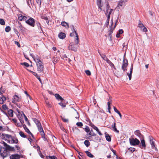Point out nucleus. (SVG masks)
<instances>
[{
  "instance_id": "1",
  "label": "nucleus",
  "mask_w": 159,
  "mask_h": 159,
  "mask_svg": "<svg viewBox=\"0 0 159 159\" xmlns=\"http://www.w3.org/2000/svg\"><path fill=\"white\" fill-rule=\"evenodd\" d=\"M72 30L73 31L72 33H71L70 34V36L71 37H72L74 35V33H75V34L76 35V38L75 39V42L77 44H78L79 43V39L78 36L76 32V31L73 25H72L71 27Z\"/></svg>"
},
{
  "instance_id": "2",
  "label": "nucleus",
  "mask_w": 159,
  "mask_h": 159,
  "mask_svg": "<svg viewBox=\"0 0 159 159\" xmlns=\"http://www.w3.org/2000/svg\"><path fill=\"white\" fill-rule=\"evenodd\" d=\"M110 7L108 3L106 4V11H105V14L107 17H110V15L111 13L113 10L112 9L110 8Z\"/></svg>"
},
{
  "instance_id": "3",
  "label": "nucleus",
  "mask_w": 159,
  "mask_h": 159,
  "mask_svg": "<svg viewBox=\"0 0 159 159\" xmlns=\"http://www.w3.org/2000/svg\"><path fill=\"white\" fill-rule=\"evenodd\" d=\"M7 152L4 147H0V155L4 159L8 155Z\"/></svg>"
},
{
  "instance_id": "4",
  "label": "nucleus",
  "mask_w": 159,
  "mask_h": 159,
  "mask_svg": "<svg viewBox=\"0 0 159 159\" xmlns=\"http://www.w3.org/2000/svg\"><path fill=\"white\" fill-rule=\"evenodd\" d=\"M129 141L130 144L133 146H137L140 143V141L136 138H130Z\"/></svg>"
},
{
  "instance_id": "5",
  "label": "nucleus",
  "mask_w": 159,
  "mask_h": 159,
  "mask_svg": "<svg viewBox=\"0 0 159 159\" xmlns=\"http://www.w3.org/2000/svg\"><path fill=\"white\" fill-rule=\"evenodd\" d=\"M128 0H120L118 2L117 7L119 8L124 7L126 5V3Z\"/></svg>"
},
{
  "instance_id": "6",
  "label": "nucleus",
  "mask_w": 159,
  "mask_h": 159,
  "mask_svg": "<svg viewBox=\"0 0 159 159\" xmlns=\"http://www.w3.org/2000/svg\"><path fill=\"white\" fill-rule=\"evenodd\" d=\"M13 99L12 102L14 104H16L21 101V97L20 96H19L18 95L15 94L13 96Z\"/></svg>"
},
{
  "instance_id": "7",
  "label": "nucleus",
  "mask_w": 159,
  "mask_h": 159,
  "mask_svg": "<svg viewBox=\"0 0 159 159\" xmlns=\"http://www.w3.org/2000/svg\"><path fill=\"white\" fill-rule=\"evenodd\" d=\"M35 20L32 17H30L26 23L30 26L34 27L35 25Z\"/></svg>"
},
{
  "instance_id": "8",
  "label": "nucleus",
  "mask_w": 159,
  "mask_h": 159,
  "mask_svg": "<svg viewBox=\"0 0 159 159\" xmlns=\"http://www.w3.org/2000/svg\"><path fill=\"white\" fill-rule=\"evenodd\" d=\"M31 56L34 59V60L36 62L37 66L43 65L42 62L40 60L39 57L37 55L35 57L33 56L32 55Z\"/></svg>"
},
{
  "instance_id": "9",
  "label": "nucleus",
  "mask_w": 159,
  "mask_h": 159,
  "mask_svg": "<svg viewBox=\"0 0 159 159\" xmlns=\"http://www.w3.org/2000/svg\"><path fill=\"white\" fill-rule=\"evenodd\" d=\"M128 65V61L127 59H124L122 66V69L124 71L127 70L126 67Z\"/></svg>"
},
{
  "instance_id": "10",
  "label": "nucleus",
  "mask_w": 159,
  "mask_h": 159,
  "mask_svg": "<svg viewBox=\"0 0 159 159\" xmlns=\"http://www.w3.org/2000/svg\"><path fill=\"white\" fill-rule=\"evenodd\" d=\"M138 26L141 29L142 31L144 32H146L148 31L147 28L144 26L143 24L140 21H139Z\"/></svg>"
},
{
  "instance_id": "11",
  "label": "nucleus",
  "mask_w": 159,
  "mask_h": 159,
  "mask_svg": "<svg viewBox=\"0 0 159 159\" xmlns=\"http://www.w3.org/2000/svg\"><path fill=\"white\" fill-rule=\"evenodd\" d=\"M76 44H71L70 46H69L68 47L69 50L73 51L75 52H76L77 50V45L76 43Z\"/></svg>"
},
{
  "instance_id": "12",
  "label": "nucleus",
  "mask_w": 159,
  "mask_h": 159,
  "mask_svg": "<svg viewBox=\"0 0 159 159\" xmlns=\"http://www.w3.org/2000/svg\"><path fill=\"white\" fill-rule=\"evenodd\" d=\"M135 135L138 136L140 139H143L144 138V136L140 133L139 130H137L134 132Z\"/></svg>"
},
{
  "instance_id": "13",
  "label": "nucleus",
  "mask_w": 159,
  "mask_h": 159,
  "mask_svg": "<svg viewBox=\"0 0 159 159\" xmlns=\"http://www.w3.org/2000/svg\"><path fill=\"white\" fill-rule=\"evenodd\" d=\"M4 148L7 152L8 151H14L15 150L14 147H11L8 144Z\"/></svg>"
},
{
  "instance_id": "14",
  "label": "nucleus",
  "mask_w": 159,
  "mask_h": 159,
  "mask_svg": "<svg viewBox=\"0 0 159 159\" xmlns=\"http://www.w3.org/2000/svg\"><path fill=\"white\" fill-rule=\"evenodd\" d=\"M109 128L113 130L114 131L116 132L117 133H119V131L117 130L116 128V123L115 122L112 124L111 127Z\"/></svg>"
},
{
  "instance_id": "15",
  "label": "nucleus",
  "mask_w": 159,
  "mask_h": 159,
  "mask_svg": "<svg viewBox=\"0 0 159 159\" xmlns=\"http://www.w3.org/2000/svg\"><path fill=\"white\" fill-rule=\"evenodd\" d=\"M20 156L17 154H12L10 156V159H19Z\"/></svg>"
},
{
  "instance_id": "16",
  "label": "nucleus",
  "mask_w": 159,
  "mask_h": 159,
  "mask_svg": "<svg viewBox=\"0 0 159 159\" xmlns=\"http://www.w3.org/2000/svg\"><path fill=\"white\" fill-rule=\"evenodd\" d=\"M44 66L43 65L37 66V71L39 72H43V71Z\"/></svg>"
},
{
  "instance_id": "17",
  "label": "nucleus",
  "mask_w": 159,
  "mask_h": 159,
  "mask_svg": "<svg viewBox=\"0 0 159 159\" xmlns=\"http://www.w3.org/2000/svg\"><path fill=\"white\" fill-rule=\"evenodd\" d=\"M141 139V146H140V147L141 148H145L146 145L145 143V141L144 139V138L143 139Z\"/></svg>"
},
{
  "instance_id": "18",
  "label": "nucleus",
  "mask_w": 159,
  "mask_h": 159,
  "mask_svg": "<svg viewBox=\"0 0 159 159\" xmlns=\"http://www.w3.org/2000/svg\"><path fill=\"white\" fill-rule=\"evenodd\" d=\"M2 109L1 110V111H2L3 113H4L5 114L7 115V114L6 112H5L4 111L5 110H8L9 108H8L7 107L6 104H4L2 105Z\"/></svg>"
},
{
  "instance_id": "19",
  "label": "nucleus",
  "mask_w": 159,
  "mask_h": 159,
  "mask_svg": "<svg viewBox=\"0 0 159 159\" xmlns=\"http://www.w3.org/2000/svg\"><path fill=\"white\" fill-rule=\"evenodd\" d=\"M133 69V65H131V67H130V73H127V75L129 76V80H130L131 79L132 74V73Z\"/></svg>"
},
{
  "instance_id": "20",
  "label": "nucleus",
  "mask_w": 159,
  "mask_h": 159,
  "mask_svg": "<svg viewBox=\"0 0 159 159\" xmlns=\"http://www.w3.org/2000/svg\"><path fill=\"white\" fill-rule=\"evenodd\" d=\"M58 36L59 39H64L66 37V34L64 33L61 32L59 34Z\"/></svg>"
},
{
  "instance_id": "21",
  "label": "nucleus",
  "mask_w": 159,
  "mask_h": 159,
  "mask_svg": "<svg viewBox=\"0 0 159 159\" xmlns=\"http://www.w3.org/2000/svg\"><path fill=\"white\" fill-rule=\"evenodd\" d=\"M6 98L3 95H2L1 97H0V104H3L6 100Z\"/></svg>"
},
{
  "instance_id": "22",
  "label": "nucleus",
  "mask_w": 159,
  "mask_h": 159,
  "mask_svg": "<svg viewBox=\"0 0 159 159\" xmlns=\"http://www.w3.org/2000/svg\"><path fill=\"white\" fill-rule=\"evenodd\" d=\"M150 143L151 145L152 149H154L156 151H157V149L155 146L154 141H150Z\"/></svg>"
},
{
  "instance_id": "23",
  "label": "nucleus",
  "mask_w": 159,
  "mask_h": 159,
  "mask_svg": "<svg viewBox=\"0 0 159 159\" xmlns=\"http://www.w3.org/2000/svg\"><path fill=\"white\" fill-rule=\"evenodd\" d=\"M106 62L109 64L110 66L114 68L115 70H116V68L114 66V64L109 60H107Z\"/></svg>"
},
{
  "instance_id": "24",
  "label": "nucleus",
  "mask_w": 159,
  "mask_h": 159,
  "mask_svg": "<svg viewBox=\"0 0 159 159\" xmlns=\"http://www.w3.org/2000/svg\"><path fill=\"white\" fill-rule=\"evenodd\" d=\"M105 134L107 140L108 142H110L111 141V139L109 134H107L106 132L105 133Z\"/></svg>"
},
{
  "instance_id": "25",
  "label": "nucleus",
  "mask_w": 159,
  "mask_h": 159,
  "mask_svg": "<svg viewBox=\"0 0 159 159\" xmlns=\"http://www.w3.org/2000/svg\"><path fill=\"white\" fill-rule=\"evenodd\" d=\"M56 98L58 100H61V101H63L64 99L58 94L56 93L55 95Z\"/></svg>"
},
{
  "instance_id": "26",
  "label": "nucleus",
  "mask_w": 159,
  "mask_h": 159,
  "mask_svg": "<svg viewBox=\"0 0 159 159\" xmlns=\"http://www.w3.org/2000/svg\"><path fill=\"white\" fill-rule=\"evenodd\" d=\"M8 114L11 117H12L13 116V111L12 110L9 109L8 110Z\"/></svg>"
},
{
  "instance_id": "27",
  "label": "nucleus",
  "mask_w": 159,
  "mask_h": 159,
  "mask_svg": "<svg viewBox=\"0 0 159 159\" xmlns=\"http://www.w3.org/2000/svg\"><path fill=\"white\" fill-rule=\"evenodd\" d=\"M30 72L32 73V74L34 75L40 81V82H41V80L40 79V78L39 77V76H38V75L37 74L34 72H33V71H30Z\"/></svg>"
},
{
  "instance_id": "28",
  "label": "nucleus",
  "mask_w": 159,
  "mask_h": 159,
  "mask_svg": "<svg viewBox=\"0 0 159 159\" xmlns=\"http://www.w3.org/2000/svg\"><path fill=\"white\" fill-rule=\"evenodd\" d=\"M101 1L102 0H97V3L98 6V8L101 10H102L101 7H102V5H101Z\"/></svg>"
},
{
  "instance_id": "29",
  "label": "nucleus",
  "mask_w": 159,
  "mask_h": 159,
  "mask_svg": "<svg viewBox=\"0 0 159 159\" xmlns=\"http://www.w3.org/2000/svg\"><path fill=\"white\" fill-rule=\"evenodd\" d=\"M33 120L36 124L37 126H39V125L41 124V123H40L39 121L36 118H33Z\"/></svg>"
},
{
  "instance_id": "30",
  "label": "nucleus",
  "mask_w": 159,
  "mask_h": 159,
  "mask_svg": "<svg viewBox=\"0 0 159 159\" xmlns=\"http://www.w3.org/2000/svg\"><path fill=\"white\" fill-rule=\"evenodd\" d=\"M85 152L88 157L91 158H93L94 157V156L91 152L88 151H85Z\"/></svg>"
},
{
  "instance_id": "31",
  "label": "nucleus",
  "mask_w": 159,
  "mask_h": 159,
  "mask_svg": "<svg viewBox=\"0 0 159 159\" xmlns=\"http://www.w3.org/2000/svg\"><path fill=\"white\" fill-rule=\"evenodd\" d=\"M61 25L63 26L66 27V28H69V25L65 21H62L61 22Z\"/></svg>"
},
{
  "instance_id": "32",
  "label": "nucleus",
  "mask_w": 159,
  "mask_h": 159,
  "mask_svg": "<svg viewBox=\"0 0 159 159\" xmlns=\"http://www.w3.org/2000/svg\"><path fill=\"white\" fill-rule=\"evenodd\" d=\"M118 18L117 19V20L116 21V22L115 25L114 27L112 28L111 27V26L110 30L109 31V32H110L111 33H112L113 30H114L115 28V27L116 26V23L118 22Z\"/></svg>"
},
{
  "instance_id": "33",
  "label": "nucleus",
  "mask_w": 159,
  "mask_h": 159,
  "mask_svg": "<svg viewBox=\"0 0 159 159\" xmlns=\"http://www.w3.org/2000/svg\"><path fill=\"white\" fill-rule=\"evenodd\" d=\"M4 139H11L12 138L11 135L8 134H4Z\"/></svg>"
},
{
  "instance_id": "34",
  "label": "nucleus",
  "mask_w": 159,
  "mask_h": 159,
  "mask_svg": "<svg viewBox=\"0 0 159 159\" xmlns=\"http://www.w3.org/2000/svg\"><path fill=\"white\" fill-rule=\"evenodd\" d=\"M89 125L92 127L96 131L98 129L97 127L95 126L92 122H89Z\"/></svg>"
},
{
  "instance_id": "35",
  "label": "nucleus",
  "mask_w": 159,
  "mask_h": 159,
  "mask_svg": "<svg viewBox=\"0 0 159 159\" xmlns=\"http://www.w3.org/2000/svg\"><path fill=\"white\" fill-rule=\"evenodd\" d=\"M23 126L24 129L25 130L26 132H27L28 134L30 133V131L29 129L26 127V126L25 125H23Z\"/></svg>"
},
{
  "instance_id": "36",
  "label": "nucleus",
  "mask_w": 159,
  "mask_h": 159,
  "mask_svg": "<svg viewBox=\"0 0 159 159\" xmlns=\"http://www.w3.org/2000/svg\"><path fill=\"white\" fill-rule=\"evenodd\" d=\"M62 58L66 61H68V62H70L71 61L70 59L69 58H68L65 54L62 56Z\"/></svg>"
},
{
  "instance_id": "37",
  "label": "nucleus",
  "mask_w": 159,
  "mask_h": 159,
  "mask_svg": "<svg viewBox=\"0 0 159 159\" xmlns=\"http://www.w3.org/2000/svg\"><path fill=\"white\" fill-rule=\"evenodd\" d=\"M38 129H39V131L40 133H42L44 132L43 128L42 127L41 124L39 125V126H37Z\"/></svg>"
},
{
  "instance_id": "38",
  "label": "nucleus",
  "mask_w": 159,
  "mask_h": 159,
  "mask_svg": "<svg viewBox=\"0 0 159 159\" xmlns=\"http://www.w3.org/2000/svg\"><path fill=\"white\" fill-rule=\"evenodd\" d=\"M100 55L103 60L106 61H107V60H109L105 55L104 54L101 55V54H100Z\"/></svg>"
},
{
  "instance_id": "39",
  "label": "nucleus",
  "mask_w": 159,
  "mask_h": 159,
  "mask_svg": "<svg viewBox=\"0 0 159 159\" xmlns=\"http://www.w3.org/2000/svg\"><path fill=\"white\" fill-rule=\"evenodd\" d=\"M19 134L20 136L22 138H26V136L25 134L22 131H20L19 132Z\"/></svg>"
},
{
  "instance_id": "40",
  "label": "nucleus",
  "mask_w": 159,
  "mask_h": 159,
  "mask_svg": "<svg viewBox=\"0 0 159 159\" xmlns=\"http://www.w3.org/2000/svg\"><path fill=\"white\" fill-rule=\"evenodd\" d=\"M52 61L53 63L55 64L56 63H57L59 61L57 57H54L52 59Z\"/></svg>"
},
{
  "instance_id": "41",
  "label": "nucleus",
  "mask_w": 159,
  "mask_h": 159,
  "mask_svg": "<svg viewBox=\"0 0 159 159\" xmlns=\"http://www.w3.org/2000/svg\"><path fill=\"white\" fill-rule=\"evenodd\" d=\"M84 144L87 147H88L90 145V143L89 140H86L84 142Z\"/></svg>"
},
{
  "instance_id": "42",
  "label": "nucleus",
  "mask_w": 159,
  "mask_h": 159,
  "mask_svg": "<svg viewBox=\"0 0 159 159\" xmlns=\"http://www.w3.org/2000/svg\"><path fill=\"white\" fill-rule=\"evenodd\" d=\"M24 18V16L21 14H19L18 16V18L20 20L22 21L23 20Z\"/></svg>"
},
{
  "instance_id": "43",
  "label": "nucleus",
  "mask_w": 159,
  "mask_h": 159,
  "mask_svg": "<svg viewBox=\"0 0 159 159\" xmlns=\"http://www.w3.org/2000/svg\"><path fill=\"white\" fill-rule=\"evenodd\" d=\"M47 158H49L50 159H57V157L55 156H48L47 157Z\"/></svg>"
},
{
  "instance_id": "44",
  "label": "nucleus",
  "mask_w": 159,
  "mask_h": 159,
  "mask_svg": "<svg viewBox=\"0 0 159 159\" xmlns=\"http://www.w3.org/2000/svg\"><path fill=\"white\" fill-rule=\"evenodd\" d=\"M45 102L47 106L48 107L51 108L52 107V105L48 101H46Z\"/></svg>"
},
{
  "instance_id": "45",
  "label": "nucleus",
  "mask_w": 159,
  "mask_h": 159,
  "mask_svg": "<svg viewBox=\"0 0 159 159\" xmlns=\"http://www.w3.org/2000/svg\"><path fill=\"white\" fill-rule=\"evenodd\" d=\"M11 30V27L9 26H7L5 28V30L6 32H9Z\"/></svg>"
},
{
  "instance_id": "46",
  "label": "nucleus",
  "mask_w": 159,
  "mask_h": 159,
  "mask_svg": "<svg viewBox=\"0 0 159 159\" xmlns=\"http://www.w3.org/2000/svg\"><path fill=\"white\" fill-rule=\"evenodd\" d=\"M84 130L85 132L88 133L90 131V129H89V127L87 126L84 128Z\"/></svg>"
},
{
  "instance_id": "47",
  "label": "nucleus",
  "mask_w": 159,
  "mask_h": 159,
  "mask_svg": "<svg viewBox=\"0 0 159 159\" xmlns=\"http://www.w3.org/2000/svg\"><path fill=\"white\" fill-rule=\"evenodd\" d=\"M0 24L2 25H4L5 24V22L2 19H0Z\"/></svg>"
},
{
  "instance_id": "48",
  "label": "nucleus",
  "mask_w": 159,
  "mask_h": 159,
  "mask_svg": "<svg viewBox=\"0 0 159 159\" xmlns=\"http://www.w3.org/2000/svg\"><path fill=\"white\" fill-rule=\"evenodd\" d=\"M12 143H17L18 142V139H14L13 138H12Z\"/></svg>"
},
{
  "instance_id": "49",
  "label": "nucleus",
  "mask_w": 159,
  "mask_h": 159,
  "mask_svg": "<svg viewBox=\"0 0 159 159\" xmlns=\"http://www.w3.org/2000/svg\"><path fill=\"white\" fill-rule=\"evenodd\" d=\"M20 64L22 65L25 66L26 67H28L29 66V64L28 63L26 62L21 63Z\"/></svg>"
},
{
  "instance_id": "50",
  "label": "nucleus",
  "mask_w": 159,
  "mask_h": 159,
  "mask_svg": "<svg viewBox=\"0 0 159 159\" xmlns=\"http://www.w3.org/2000/svg\"><path fill=\"white\" fill-rule=\"evenodd\" d=\"M76 125L80 127H81L83 125V123L81 122H78L77 123Z\"/></svg>"
},
{
  "instance_id": "51",
  "label": "nucleus",
  "mask_w": 159,
  "mask_h": 159,
  "mask_svg": "<svg viewBox=\"0 0 159 159\" xmlns=\"http://www.w3.org/2000/svg\"><path fill=\"white\" fill-rule=\"evenodd\" d=\"M12 139H5V140L8 143H12Z\"/></svg>"
},
{
  "instance_id": "52",
  "label": "nucleus",
  "mask_w": 159,
  "mask_h": 159,
  "mask_svg": "<svg viewBox=\"0 0 159 159\" xmlns=\"http://www.w3.org/2000/svg\"><path fill=\"white\" fill-rule=\"evenodd\" d=\"M85 72L86 73V75H88L89 76L91 75V72L89 70H85Z\"/></svg>"
},
{
  "instance_id": "53",
  "label": "nucleus",
  "mask_w": 159,
  "mask_h": 159,
  "mask_svg": "<svg viewBox=\"0 0 159 159\" xmlns=\"http://www.w3.org/2000/svg\"><path fill=\"white\" fill-rule=\"evenodd\" d=\"M129 151L132 152H133L134 151H135V148H129V149H128Z\"/></svg>"
},
{
  "instance_id": "54",
  "label": "nucleus",
  "mask_w": 159,
  "mask_h": 159,
  "mask_svg": "<svg viewBox=\"0 0 159 159\" xmlns=\"http://www.w3.org/2000/svg\"><path fill=\"white\" fill-rule=\"evenodd\" d=\"M61 118L62 120H63V121L65 122H68V120L67 119H66L62 116H61Z\"/></svg>"
},
{
  "instance_id": "55",
  "label": "nucleus",
  "mask_w": 159,
  "mask_h": 159,
  "mask_svg": "<svg viewBox=\"0 0 159 159\" xmlns=\"http://www.w3.org/2000/svg\"><path fill=\"white\" fill-rule=\"evenodd\" d=\"M58 104L62 107H66V105L65 104H63V103L61 102L58 103Z\"/></svg>"
},
{
  "instance_id": "56",
  "label": "nucleus",
  "mask_w": 159,
  "mask_h": 159,
  "mask_svg": "<svg viewBox=\"0 0 159 159\" xmlns=\"http://www.w3.org/2000/svg\"><path fill=\"white\" fill-rule=\"evenodd\" d=\"M110 18L109 17H107V20L106 21V24L107 25H108L109 23V20H110Z\"/></svg>"
},
{
  "instance_id": "57",
  "label": "nucleus",
  "mask_w": 159,
  "mask_h": 159,
  "mask_svg": "<svg viewBox=\"0 0 159 159\" xmlns=\"http://www.w3.org/2000/svg\"><path fill=\"white\" fill-rule=\"evenodd\" d=\"M25 93L26 94V96H27V97H28L31 100V97H30V96L28 94V93L26 91H25Z\"/></svg>"
},
{
  "instance_id": "58",
  "label": "nucleus",
  "mask_w": 159,
  "mask_h": 159,
  "mask_svg": "<svg viewBox=\"0 0 159 159\" xmlns=\"http://www.w3.org/2000/svg\"><path fill=\"white\" fill-rule=\"evenodd\" d=\"M37 3L39 5H41V0H36Z\"/></svg>"
},
{
  "instance_id": "59",
  "label": "nucleus",
  "mask_w": 159,
  "mask_h": 159,
  "mask_svg": "<svg viewBox=\"0 0 159 159\" xmlns=\"http://www.w3.org/2000/svg\"><path fill=\"white\" fill-rule=\"evenodd\" d=\"M110 149L112 152L113 153L114 155H116V151L115 150H114L112 148H110Z\"/></svg>"
},
{
  "instance_id": "60",
  "label": "nucleus",
  "mask_w": 159,
  "mask_h": 159,
  "mask_svg": "<svg viewBox=\"0 0 159 159\" xmlns=\"http://www.w3.org/2000/svg\"><path fill=\"white\" fill-rule=\"evenodd\" d=\"M123 31L122 29L119 30L118 31L119 34L120 35L123 33Z\"/></svg>"
},
{
  "instance_id": "61",
  "label": "nucleus",
  "mask_w": 159,
  "mask_h": 159,
  "mask_svg": "<svg viewBox=\"0 0 159 159\" xmlns=\"http://www.w3.org/2000/svg\"><path fill=\"white\" fill-rule=\"evenodd\" d=\"M15 43L19 47H20V45L19 43L18 42L16 41H15Z\"/></svg>"
},
{
  "instance_id": "62",
  "label": "nucleus",
  "mask_w": 159,
  "mask_h": 159,
  "mask_svg": "<svg viewBox=\"0 0 159 159\" xmlns=\"http://www.w3.org/2000/svg\"><path fill=\"white\" fill-rule=\"evenodd\" d=\"M20 121L21 123L22 124V125H24V120H23V119L22 118V119H20Z\"/></svg>"
},
{
  "instance_id": "63",
  "label": "nucleus",
  "mask_w": 159,
  "mask_h": 159,
  "mask_svg": "<svg viewBox=\"0 0 159 159\" xmlns=\"http://www.w3.org/2000/svg\"><path fill=\"white\" fill-rule=\"evenodd\" d=\"M17 116L18 118L19 119V120H20V119L23 118L21 114V115H20L19 114Z\"/></svg>"
},
{
  "instance_id": "64",
  "label": "nucleus",
  "mask_w": 159,
  "mask_h": 159,
  "mask_svg": "<svg viewBox=\"0 0 159 159\" xmlns=\"http://www.w3.org/2000/svg\"><path fill=\"white\" fill-rule=\"evenodd\" d=\"M19 27L20 29V30L22 32L24 30L23 29L24 28L22 27V26L21 25H20L19 26Z\"/></svg>"
}]
</instances>
